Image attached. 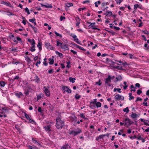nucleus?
<instances>
[{
    "label": "nucleus",
    "instance_id": "f257e3e1",
    "mask_svg": "<svg viewBox=\"0 0 149 149\" xmlns=\"http://www.w3.org/2000/svg\"><path fill=\"white\" fill-rule=\"evenodd\" d=\"M56 126L58 129H61L64 125V122L62 121L60 118H58L56 119Z\"/></svg>",
    "mask_w": 149,
    "mask_h": 149
},
{
    "label": "nucleus",
    "instance_id": "f03ea898",
    "mask_svg": "<svg viewBox=\"0 0 149 149\" xmlns=\"http://www.w3.org/2000/svg\"><path fill=\"white\" fill-rule=\"evenodd\" d=\"M125 122V125L127 127H129L134 123V122L132 121L128 118H127L124 120Z\"/></svg>",
    "mask_w": 149,
    "mask_h": 149
},
{
    "label": "nucleus",
    "instance_id": "7ed1b4c3",
    "mask_svg": "<svg viewBox=\"0 0 149 149\" xmlns=\"http://www.w3.org/2000/svg\"><path fill=\"white\" fill-rule=\"evenodd\" d=\"M114 99L116 101L119 100H123L124 99V97L123 95H121L119 94H117L115 96Z\"/></svg>",
    "mask_w": 149,
    "mask_h": 149
},
{
    "label": "nucleus",
    "instance_id": "20e7f679",
    "mask_svg": "<svg viewBox=\"0 0 149 149\" xmlns=\"http://www.w3.org/2000/svg\"><path fill=\"white\" fill-rule=\"evenodd\" d=\"M78 131H71L69 133V134L70 135L75 136L81 132L82 131L81 130L79 129H77Z\"/></svg>",
    "mask_w": 149,
    "mask_h": 149
},
{
    "label": "nucleus",
    "instance_id": "39448f33",
    "mask_svg": "<svg viewBox=\"0 0 149 149\" xmlns=\"http://www.w3.org/2000/svg\"><path fill=\"white\" fill-rule=\"evenodd\" d=\"M62 89L65 90V91L69 93H70L72 92L71 90L70 89L68 86H63L62 87Z\"/></svg>",
    "mask_w": 149,
    "mask_h": 149
},
{
    "label": "nucleus",
    "instance_id": "423d86ee",
    "mask_svg": "<svg viewBox=\"0 0 149 149\" xmlns=\"http://www.w3.org/2000/svg\"><path fill=\"white\" fill-rule=\"evenodd\" d=\"M44 91L47 96H49L50 95V92L48 89L45 87H44Z\"/></svg>",
    "mask_w": 149,
    "mask_h": 149
},
{
    "label": "nucleus",
    "instance_id": "0eeeda50",
    "mask_svg": "<svg viewBox=\"0 0 149 149\" xmlns=\"http://www.w3.org/2000/svg\"><path fill=\"white\" fill-rule=\"evenodd\" d=\"M111 76L110 75H109L107 78L106 79L105 83L108 84V83L111 81Z\"/></svg>",
    "mask_w": 149,
    "mask_h": 149
},
{
    "label": "nucleus",
    "instance_id": "6e6552de",
    "mask_svg": "<svg viewBox=\"0 0 149 149\" xmlns=\"http://www.w3.org/2000/svg\"><path fill=\"white\" fill-rule=\"evenodd\" d=\"M46 46L47 47V48L51 50H53L54 47L52 46L49 43H46L45 44Z\"/></svg>",
    "mask_w": 149,
    "mask_h": 149
},
{
    "label": "nucleus",
    "instance_id": "1a4fd4ad",
    "mask_svg": "<svg viewBox=\"0 0 149 149\" xmlns=\"http://www.w3.org/2000/svg\"><path fill=\"white\" fill-rule=\"evenodd\" d=\"M15 95L17 96L18 98H20L21 97V96H23V94L21 92H19V93L15 92Z\"/></svg>",
    "mask_w": 149,
    "mask_h": 149
},
{
    "label": "nucleus",
    "instance_id": "9d476101",
    "mask_svg": "<svg viewBox=\"0 0 149 149\" xmlns=\"http://www.w3.org/2000/svg\"><path fill=\"white\" fill-rule=\"evenodd\" d=\"M51 126V125H47L46 126H45L44 127V128L46 131H51L50 129Z\"/></svg>",
    "mask_w": 149,
    "mask_h": 149
},
{
    "label": "nucleus",
    "instance_id": "9b49d317",
    "mask_svg": "<svg viewBox=\"0 0 149 149\" xmlns=\"http://www.w3.org/2000/svg\"><path fill=\"white\" fill-rule=\"evenodd\" d=\"M61 46L62 49H64L65 50L69 49V48L65 44L64 45H63L62 44V45H61Z\"/></svg>",
    "mask_w": 149,
    "mask_h": 149
},
{
    "label": "nucleus",
    "instance_id": "f8f14e48",
    "mask_svg": "<svg viewBox=\"0 0 149 149\" xmlns=\"http://www.w3.org/2000/svg\"><path fill=\"white\" fill-rule=\"evenodd\" d=\"M70 147L68 145H63L61 149H70Z\"/></svg>",
    "mask_w": 149,
    "mask_h": 149
},
{
    "label": "nucleus",
    "instance_id": "ddd939ff",
    "mask_svg": "<svg viewBox=\"0 0 149 149\" xmlns=\"http://www.w3.org/2000/svg\"><path fill=\"white\" fill-rule=\"evenodd\" d=\"M1 3L2 4H4L6 6H9V7H11V4L9 2H6L5 1H1Z\"/></svg>",
    "mask_w": 149,
    "mask_h": 149
},
{
    "label": "nucleus",
    "instance_id": "4468645a",
    "mask_svg": "<svg viewBox=\"0 0 149 149\" xmlns=\"http://www.w3.org/2000/svg\"><path fill=\"white\" fill-rule=\"evenodd\" d=\"M40 5L42 7H45V8H52V6L51 4H50L49 6L44 5L42 3H40Z\"/></svg>",
    "mask_w": 149,
    "mask_h": 149
},
{
    "label": "nucleus",
    "instance_id": "2eb2a0df",
    "mask_svg": "<svg viewBox=\"0 0 149 149\" xmlns=\"http://www.w3.org/2000/svg\"><path fill=\"white\" fill-rule=\"evenodd\" d=\"M114 68L116 69H118V70H123L122 68V66H112Z\"/></svg>",
    "mask_w": 149,
    "mask_h": 149
},
{
    "label": "nucleus",
    "instance_id": "dca6fc26",
    "mask_svg": "<svg viewBox=\"0 0 149 149\" xmlns=\"http://www.w3.org/2000/svg\"><path fill=\"white\" fill-rule=\"evenodd\" d=\"M104 15L107 16H110L112 15V13L111 11H107Z\"/></svg>",
    "mask_w": 149,
    "mask_h": 149
},
{
    "label": "nucleus",
    "instance_id": "f3484780",
    "mask_svg": "<svg viewBox=\"0 0 149 149\" xmlns=\"http://www.w3.org/2000/svg\"><path fill=\"white\" fill-rule=\"evenodd\" d=\"M42 44L40 42H39L37 46V47L39 48V50L40 51H41L42 49Z\"/></svg>",
    "mask_w": 149,
    "mask_h": 149
},
{
    "label": "nucleus",
    "instance_id": "a211bd4d",
    "mask_svg": "<svg viewBox=\"0 0 149 149\" xmlns=\"http://www.w3.org/2000/svg\"><path fill=\"white\" fill-rule=\"evenodd\" d=\"M49 63L50 65H52L54 63V60L53 58H49Z\"/></svg>",
    "mask_w": 149,
    "mask_h": 149
},
{
    "label": "nucleus",
    "instance_id": "6ab92c4d",
    "mask_svg": "<svg viewBox=\"0 0 149 149\" xmlns=\"http://www.w3.org/2000/svg\"><path fill=\"white\" fill-rule=\"evenodd\" d=\"M69 80L70 82L72 83H74L75 82V80H76L75 78H72L70 77L69 78Z\"/></svg>",
    "mask_w": 149,
    "mask_h": 149
},
{
    "label": "nucleus",
    "instance_id": "aec40b11",
    "mask_svg": "<svg viewBox=\"0 0 149 149\" xmlns=\"http://www.w3.org/2000/svg\"><path fill=\"white\" fill-rule=\"evenodd\" d=\"M90 107L92 109H93L95 107V104H93V103H91L90 102Z\"/></svg>",
    "mask_w": 149,
    "mask_h": 149
},
{
    "label": "nucleus",
    "instance_id": "412c9836",
    "mask_svg": "<svg viewBox=\"0 0 149 149\" xmlns=\"http://www.w3.org/2000/svg\"><path fill=\"white\" fill-rule=\"evenodd\" d=\"M131 117L132 118H135L137 117V115L136 113H132Z\"/></svg>",
    "mask_w": 149,
    "mask_h": 149
},
{
    "label": "nucleus",
    "instance_id": "4be33fe9",
    "mask_svg": "<svg viewBox=\"0 0 149 149\" xmlns=\"http://www.w3.org/2000/svg\"><path fill=\"white\" fill-rule=\"evenodd\" d=\"M129 97L130 98H129V100H130L132 99H133L134 98V97L133 96H132V93H130L129 94Z\"/></svg>",
    "mask_w": 149,
    "mask_h": 149
},
{
    "label": "nucleus",
    "instance_id": "5701e85b",
    "mask_svg": "<svg viewBox=\"0 0 149 149\" xmlns=\"http://www.w3.org/2000/svg\"><path fill=\"white\" fill-rule=\"evenodd\" d=\"M88 26L89 28H91L93 29H97L99 31L100 30V29L95 27L94 26H91V25H89Z\"/></svg>",
    "mask_w": 149,
    "mask_h": 149
},
{
    "label": "nucleus",
    "instance_id": "b1692460",
    "mask_svg": "<svg viewBox=\"0 0 149 149\" xmlns=\"http://www.w3.org/2000/svg\"><path fill=\"white\" fill-rule=\"evenodd\" d=\"M32 141H33V142L35 144H38V145L39 146H40L41 145L39 143L37 140H35L34 139V138H32Z\"/></svg>",
    "mask_w": 149,
    "mask_h": 149
},
{
    "label": "nucleus",
    "instance_id": "393cba45",
    "mask_svg": "<svg viewBox=\"0 0 149 149\" xmlns=\"http://www.w3.org/2000/svg\"><path fill=\"white\" fill-rule=\"evenodd\" d=\"M95 105L97 108L100 107L101 106V104L99 102H97L95 103Z\"/></svg>",
    "mask_w": 149,
    "mask_h": 149
},
{
    "label": "nucleus",
    "instance_id": "a878e982",
    "mask_svg": "<svg viewBox=\"0 0 149 149\" xmlns=\"http://www.w3.org/2000/svg\"><path fill=\"white\" fill-rule=\"evenodd\" d=\"M55 52L56 54L58 55L60 57H61L62 56L63 54L62 53H60L57 51H56Z\"/></svg>",
    "mask_w": 149,
    "mask_h": 149
},
{
    "label": "nucleus",
    "instance_id": "bb28decb",
    "mask_svg": "<svg viewBox=\"0 0 149 149\" xmlns=\"http://www.w3.org/2000/svg\"><path fill=\"white\" fill-rule=\"evenodd\" d=\"M31 43V45L33 46V47H35V42L33 39H32V42Z\"/></svg>",
    "mask_w": 149,
    "mask_h": 149
},
{
    "label": "nucleus",
    "instance_id": "cd10ccee",
    "mask_svg": "<svg viewBox=\"0 0 149 149\" xmlns=\"http://www.w3.org/2000/svg\"><path fill=\"white\" fill-rule=\"evenodd\" d=\"M29 148L30 149H38L37 147L35 146H29Z\"/></svg>",
    "mask_w": 149,
    "mask_h": 149
},
{
    "label": "nucleus",
    "instance_id": "c85d7f7f",
    "mask_svg": "<svg viewBox=\"0 0 149 149\" xmlns=\"http://www.w3.org/2000/svg\"><path fill=\"white\" fill-rule=\"evenodd\" d=\"M123 111L124 112H126V113H128L129 111V110L128 109V107H127L125 108L124 109H123Z\"/></svg>",
    "mask_w": 149,
    "mask_h": 149
},
{
    "label": "nucleus",
    "instance_id": "c756f323",
    "mask_svg": "<svg viewBox=\"0 0 149 149\" xmlns=\"http://www.w3.org/2000/svg\"><path fill=\"white\" fill-rule=\"evenodd\" d=\"M5 85V83L4 81H1L0 82V85L1 87H4Z\"/></svg>",
    "mask_w": 149,
    "mask_h": 149
},
{
    "label": "nucleus",
    "instance_id": "7c9ffc66",
    "mask_svg": "<svg viewBox=\"0 0 149 149\" xmlns=\"http://www.w3.org/2000/svg\"><path fill=\"white\" fill-rule=\"evenodd\" d=\"M74 46L76 48H78L80 50H81L82 49L83 47H80L79 46V45H77L76 44H75L74 45Z\"/></svg>",
    "mask_w": 149,
    "mask_h": 149
},
{
    "label": "nucleus",
    "instance_id": "2f4dec72",
    "mask_svg": "<svg viewBox=\"0 0 149 149\" xmlns=\"http://www.w3.org/2000/svg\"><path fill=\"white\" fill-rule=\"evenodd\" d=\"M17 47H16V48H11V51L12 52H16L17 51Z\"/></svg>",
    "mask_w": 149,
    "mask_h": 149
},
{
    "label": "nucleus",
    "instance_id": "473e14b6",
    "mask_svg": "<svg viewBox=\"0 0 149 149\" xmlns=\"http://www.w3.org/2000/svg\"><path fill=\"white\" fill-rule=\"evenodd\" d=\"M121 89L120 88H115L114 89L113 91L116 92V91H117L119 93H121Z\"/></svg>",
    "mask_w": 149,
    "mask_h": 149
},
{
    "label": "nucleus",
    "instance_id": "72a5a7b5",
    "mask_svg": "<svg viewBox=\"0 0 149 149\" xmlns=\"http://www.w3.org/2000/svg\"><path fill=\"white\" fill-rule=\"evenodd\" d=\"M122 79V77L120 75H119L117 77H116V79L117 81H120Z\"/></svg>",
    "mask_w": 149,
    "mask_h": 149
},
{
    "label": "nucleus",
    "instance_id": "f704fd0d",
    "mask_svg": "<svg viewBox=\"0 0 149 149\" xmlns=\"http://www.w3.org/2000/svg\"><path fill=\"white\" fill-rule=\"evenodd\" d=\"M95 84H97L99 86H101L102 84V83L101 82V80L100 79H99L98 81L96 82Z\"/></svg>",
    "mask_w": 149,
    "mask_h": 149
},
{
    "label": "nucleus",
    "instance_id": "c9c22d12",
    "mask_svg": "<svg viewBox=\"0 0 149 149\" xmlns=\"http://www.w3.org/2000/svg\"><path fill=\"white\" fill-rule=\"evenodd\" d=\"M139 8V6L138 4H135L134 6V9L136 10L137 8Z\"/></svg>",
    "mask_w": 149,
    "mask_h": 149
},
{
    "label": "nucleus",
    "instance_id": "e433bc0d",
    "mask_svg": "<svg viewBox=\"0 0 149 149\" xmlns=\"http://www.w3.org/2000/svg\"><path fill=\"white\" fill-rule=\"evenodd\" d=\"M72 6L73 4L72 3H68L66 4V6L68 7H69Z\"/></svg>",
    "mask_w": 149,
    "mask_h": 149
},
{
    "label": "nucleus",
    "instance_id": "4c0bfd02",
    "mask_svg": "<svg viewBox=\"0 0 149 149\" xmlns=\"http://www.w3.org/2000/svg\"><path fill=\"white\" fill-rule=\"evenodd\" d=\"M125 85V86H123V88L125 90H126L127 89V87L128 86L126 85L127 83L125 81H124L123 83Z\"/></svg>",
    "mask_w": 149,
    "mask_h": 149
},
{
    "label": "nucleus",
    "instance_id": "58836bf2",
    "mask_svg": "<svg viewBox=\"0 0 149 149\" xmlns=\"http://www.w3.org/2000/svg\"><path fill=\"white\" fill-rule=\"evenodd\" d=\"M54 32L56 36H59L61 38L62 37V35L61 34H59L56 31H55Z\"/></svg>",
    "mask_w": 149,
    "mask_h": 149
},
{
    "label": "nucleus",
    "instance_id": "ea45409f",
    "mask_svg": "<svg viewBox=\"0 0 149 149\" xmlns=\"http://www.w3.org/2000/svg\"><path fill=\"white\" fill-rule=\"evenodd\" d=\"M35 80H36V82L38 83H39L40 81V79L37 76H36V78Z\"/></svg>",
    "mask_w": 149,
    "mask_h": 149
},
{
    "label": "nucleus",
    "instance_id": "a19ab883",
    "mask_svg": "<svg viewBox=\"0 0 149 149\" xmlns=\"http://www.w3.org/2000/svg\"><path fill=\"white\" fill-rule=\"evenodd\" d=\"M74 40L77 43H78L79 44L81 45V43L79 42V40L77 38L75 39H74Z\"/></svg>",
    "mask_w": 149,
    "mask_h": 149
},
{
    "label": "nucleus",
    "instance_id": "79ce46f5",
    "mask_svg": "<svg viewBox=\"0 0 149 149\" xmlns=\"http://www.w3.org/2000/svg\"><path fill=\"white\" fill-rule=\"evenodd\" d=\"M24 116L28 120L30 118L29 115L26 113H24Z\"/></svg>",
    "mask_w": 149,
    "mask_h": 149
},
{
    "label": "nucleus",
    "instance_id": "37998d69",
    "mask_svg": "<svg viewBox=\"0 0 149 149\" xmlns=\"http://www.w3.org/2000/svg\"><path fill=\"white\" fill-rule=\"evenodd\" d=\"M117 4H120L123 0H115Z\"/></svg>",
    "mask_w": 149,
    "mask_h": 149
},
{
    "label": "nucleus",
    "instance_id": "c03bdc74",
    "mask_svg": "<svg viewBox=\"0 0 149 149\" xmlns=\"http://www.w3.org/2000/svg\"><path fill=\"white\" fill-rule=\"evenodd\" d=\"M25 10L26 12H27V13L29 15V14H30V13L29 12V10L28 9V8L27 7H26L25 8Z\"/></svg>",
    "mask_w": 149,
    "mask_h": 149
},
{
    "label": "nucleus",
    "instance_id": "a18cd8bd",
    "mask_svg": "<svg viewBox=\"0 0 149 149\" xmlns=\"http://www.w3.org/2000/svg\"><path fill=\"white\" fill-rule=\"evenodd\" d=\"M25 57L26 61H31L30 58L27 56H25Z\"/></svg>",
    "mask_w": 149,
    "mask_h": 149
},
{
    "label": "nucleus",
    "instance_id": "49530a36",
    "mask_svg": "<svg viewBox=\"0 0 149 149\" xmlns=\"http://www.w3.org/2000/svg\"><path fill=\"white\" fill-rule=\"evenodd\" d=\"M109 3L108 2H107V3H103L102 4V6H104L105 5H109Z\"/></svg>",
    "mask_w": 149,
    "mask_h": 149
},
{
    "label": "nucleus",
    "instance_id": "de8ad7c7",
    "mask_svg": "<svg viewBox=\"0 0 149 149\" xmlns=\"http://www.w3.org/2000/svg\"><path fill=\"white\" fill-rule=\"evenodd\" d=\"M33 31H34L35 33H36L37 31V29L35 27L33 26V27L32 28Z\"/></svg>",
    "mask_w": 149,
    "mask_h": 149
},
{
    "label": "nucleus",
    "instance_id": "09e8293b",
    "mask_svg": "<svg viewBox=\"0 0 149 149\" xmlns=\"http://www.w3.org/2000/svg\"><path fill=\"white\" fill-rule=\"evenodd\" d=\"M29 21L32 23H33L36 21V19L35 18H33V19H29Z\"/></svg>",
    "mask_w": 149,
    "mask_h": 149
},
{
    "label": "nucleus",
    "instance_id": "8fccbe9b",
    "mask_svg": "<svg viewBox=\"0 0 149 149\" xmlns=\"http://www.w3.org/2000/svg\"><path fill=\"white\" fill-rule=\"evenodd\" d=\"M29 120V122L33 124H34L35 123V121L31 119L30 118Z\"/></svg>",
    "mask_w": 149,
    "mask_h": 149
},
{
    "label": "nucleus",
    "instance_id": "3c124183",
    "mask_svg": "<svg viewBox=\"0 0 149 149\" xmlns=\"http://www.w3.org/2000/svg\"><path fill=\"white\" fill-rule=\"evenodd\" d=\"M77 23H80V19L79 18L77 17L76 18Z\"/></svg>",
    "mask_w": 149,
    "mask_h": 149
},
{
    "label": "nucleus",
    "instance_id": "603ef678",
    "mask_svg": "<svg viewBox=\"0 0 149 149\" xmlns=\"http://www.w3.org/2000/svg\"><path fill=\"white\" fill-rule=\"evenodd\" d=\"M70 36H71L74 38V39H75L77 38V36L76 35H73L72 33L70 34Z\"/></svg>",
    "mask_w": 149,
    "mask_h": 149
},
{
    "label": "nucleus",
    "instance_id": "864d4df0",
    "mask_svg": "<svg viewBox=\"0 0 149 149\" xmlns=\"http://www.w3.org/2000/svg\"><path fill=\"white\" fill-rule=\"evenodd\" d=\"M57 42V44H56V45L57 46H60V45H61L62 44V43H61V42H59L58 41H56Z\"/></svg>",
    "mask_w": 149,
    "mask_h": 149
},
{
    "label": "nucleus",
    "instance_id": "5fc2aeb1",
    "mask_svg": "<svg viewBox=\"0 0 149 149\" xmlns=\"http://www.w3.org/2000/svg\"><path fill=\"white\" fill-rule=\"evenodd\" d=\"M75 97L76 98V99L78 100L80 98V95H77V94H76L75 96Z\"/></svg>",
    "mask_w": 149,
    "mask_h": 149
},
{
    "label": "nucleus",
    "instance_id": "6e6d98bb",
    "mask_svg": "<svg viewBox=\"0 0 149 149\" xmlns=\"http://www.w3.org/2000/svg\"><path fill=\"white\" fill-rule=\"evenodd\" d=\"M142 93V91L140 90H137V93L138 95H140L141 93Z\"/></svg>",
    "mask_w": 149,
    "mask_h": 149
},
{
    "label": "nucleus",
    "instance_id": "4d7b16f0",
    "mask_svg": "<svg viewBox=\"0 0 149 149\" xmlns=\"http://www.w3.org/2000/svg\"><path fill=\"white\" fill-rule=\"evenodd\" d=\"M142 32L144 34H148V31H142Z\"/></svg>",
    "mask_w": 149,
    "mask_h": 149
},
{
    "label": "nucleus",
    "instance_id": "13d9d810",
    "mask_svg": "<svg viewBox=\"0 0 149 149\" xmlns=\"http://www.w3.org/2000/svg\"><path fill=\"white\" fill-rule=\"evenodd\" d=\"M35 47H33V46H32L30 49V51L32 52H34L35 51L36 49L34 48Z\"/></svg>",
    "mask_w": 149,
    "mask_h": 149
},
{
    "label": "nucleus",
    "instance_id": "bf43d9fd",
    "mask_svg": "<svg viewBox=\"0 0 149 149\" xmlns=\"http://www.w3.org/2000/svg\"><path fill=\"white\" fill-rule=\"evenodd\" d=\"M97 102V99L96 98L94 99L93 101L91 102V103H93V104H95Z\"/></svg>",
    "mask_w": 149,
    "mask_h": 149
},
{
    "label": "nucleus",
    "instance_id": "052dcab7",
    "mask_svg": "<svg viewBox=\"0 0 149 149\" xmlns=\"http://www.w3.org/2000/svg\"><path fill=\"white\" fill-rule=\"evenodd\" d=\"M41 63L40 61H38L36 64V65L37 67H38L39 66L38 64H40Z\"/></svg>",
    "mask_w": 149,
    "mask_h": 149
},
{
    "label": "nucleus",
    "instance_id": "680f3d73",
    "mask_svg": "<svg viewBox=\"0 0 149 149\" xmlns=\"http://www.w3.org/2000/svg\"><path fill=\"white\" fill-rule=\"evenodd\" d=\"M142 100V99L139 97H137L136 98V100L135 102H137V101L139 100V101H141Z\"/></svg>",
    "mask_w": 149,
    "mask_h": 149
},
{
    "label": "nucleus",
    "instance_id": "e2e57ef3",
    "mask_svg": "<svg viewBox=\"0 0 149 149\" xmlns=\"http://www.w3.org/2000/svg\"><path fill=\"white\" fill-rule=\"evenodd\" d=\"M106 136L105 135H100L99 136V137L100 139H103L104 136Z\"/></svg>",
    "mask_w": 149,
    "mask_h": 149
},
{
    "label": "nucleus",
    "instance_id": "0e129e2a",
    "mask_svg": "<svg viewBox=\"0 0 149 149\" xmlns=\"http://www.w3.org/2000/svg\"><path fill=\"white\" fill-rule=\"evenodd\" d=\"M86 8L85 7H84L82 8H80L78 9V10L79 11H81V10H83L84 9H85Z\"/></svg>",
    "mask_w": 149,
    "mask_h": 149
},
{
    "label": "nucleus",
    "instance_id": "69168bd1",
    "mask_svg": "<svg viewBox=\"0 0 149 149\" xmlns=\"http://www.w3.org/2000/svg\"><path fill=\"white\" fill-rule=\"evenodd\" d=\"M87 23L88 24H90L92 26H93L95 24V23H91L88 22H87Z\"/></svg>",
    "mask_w": 149,
    "mask_h": 149
},
{
    "label": "nucleus",
    "instance_id": "338daca9",
    "mask_svg": "<svg viewBox=\"0 0 149 149\" xmlns=\"http://www.w3.org/2000/svg\"><path fill=\"white\" fill-rule=\"evenodd\" d=\"M129 56L130 59H132L133 57V56L131 54H128L127 56Z\"/></svg>",
    "mask_w": 149,
    "mask_h": 149
},
{
    "label": "nucleus",
    "instance_id": "774afa93",
    "mask_svg": "<svg viewBox=\"0 0 149 149\" xmlns=\"http://www.w3.org/2000/svg\"><path fill=\"white\" fill-rule=\"evenodd\" d=\"M53 69H51V70H48V72L49 73L51 74L53 73Z\"/></svg>",
    "mask_w": 149,
    "mask_h": 149
}]
</instances>
